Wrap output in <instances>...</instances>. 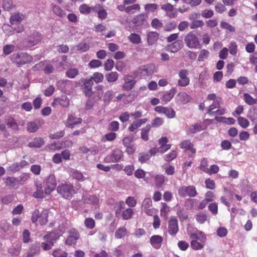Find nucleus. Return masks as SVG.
Wrapping results in <instances>:
<instances>
[{"label": "nucleus", "mask_w": 257, "mask_h": 257, "mask_svg": "<svg viewBox=\"0 0 257 257\" xmlns=\"http://www.w3.org/2000/svg\"><path fill=\"white\" fill-rule=\"evenodd\" d=\"M46 241L42 243V247L45 250L50 249L54 245V241L56 239V234L54 232H50L44 236Z\"/></svg>", "instance_id": "obj_9"}, {"label": "nucleus", "mask_w": 257, "mask_h": 257, "mask_svg": "<svg viewBox=\"0 0 257 257\" xmlns=\"http://www.w3.org/2000/svg\"><path fill=\"white\" fill-rule=\"evenodd\" d=\"M60 105L64 107H67L69 105V99L66 95H62L60 97L55 98L52 103L53 106Z\"/></svg>", "instance_id": "obj_18"}, {"label": "nucleus", "mask_w": 257, "mask_h": 257, "mask_svg": "<svg viewBox=\"0 0 257 257\" xmlns=\"http://www.w3.org/2000/svg\"><path fill=\"white\" fill-rule=\"evenodd\" d=\"M215 119L217 121H221L227 124H233L235 122V119L232 117H216Z\"/></svg>", "instance_id": "obj_49"}, {"label": "nucleus", "mask_w": 257, "mask_h": 257, "mask_svg": "<svg viewBox=\"0 0 257 257\" xmlns=\"http://www.w3.org/2000/svg\"><path fill=\"white\" fill-rule=\"evenodd\" d=\"M209 55V52L208 50L206 49L201 50L198 58V61H203L204 60L208 58Z\"/></svg>", "instance_id": "obj_51"}, {"label": "nucleus", "mask_w": 257, "mask_h": 257, "mask_svg": "<svg viewBox=\"0 0 257 257\" xmlns=\"http://www.w3.org/2000/svg\"><path fill=\"white\" fill-rule=\"evenodd\" d=\"M36 191L33 193V196L36 198H43L45 197V192H43L42 184L40 182L35 183Z\"/></svg>", "instance_id": "obj_24"}, {"label": "nucleus", "mask_w": 257, "mask_h": 257, "mask_svg": "<svg viewBox=\"0 0 257 257\" xmlns=\"http://www.w3.org/2000/svg\"><path fill=\"white\" fill-rule=\"evenodd\" d=\"M15 49L14 45L7 44L3 47V52L5 55H9L14 52Z\"/></svg>", "instance_id": "obj_45"}, {"label": "nucleus", "mask_w": 257, "mask_h": 257, "mask_svg": "<svg viewBox=\"0 0 257 257\" xmlns=\"http://www.w3.org/2000/svg\"><path fill=\"white\" fill-rule=\"evenodd\" d=\"M113 163L119 161L123 156L122 152L119 149L113 150L110 154Z\"/></svg>", "instance_id": "obj_34"}, {"label": "nucleus", "mask_w": 257, "mask_h": 257, "mask_svg": "<svg viewBox=\"0 0 257 257\" xmlns=\"http://www.w3.org/2000/svg\"><path fill=\"white\" fill-rule=\"evenodd\" d=\"M44 144V141L41 138H36L29 143L31 148H40Z\"/></svg>", "instance_id": "obj_33"}, {"label": "nucleus", "mask_w": 257, "mask_h": 257, "mask_svg": "<svg viewBox=\"0 0 257 257\" xmlns=\"http://www.w3.org/2000/svg\"><path fill=\"white\" fill-rule=\"evenodd\" d=\"M208 163L206 158H203L199 166L200 169L203 171L204 172H206L208 171Z\"/></svg>", "instance_id": "obj_61"}, {"label": "nucleus", "mask_w": 257, "mask_h": 257, "mask_svg": "<svg viewBox=\"0 0 257 257\" xmlns=\"http://www.w3.org/2000/svg\"><path fill=\"white\" fill-rule=\"evenodd\" d=\"M93 82L92 79H85L84 81L83 87V92L85 96L87 97H91L93 94L92 86Z\"/></svg>", "instance_id": "obj_16"}, {"label": "nucleus", "mask_w": 257, "mask_h": 257, "mask_svg": "<svg viewBox=\"0 0 257 257\" xmlns=\"http://www.w3.org/2000/svg\"><path fill=\"white\" fill-rule=\"evenodd\" d=\"M44 123V120L42 119L28 122L27 124V130L30 133H35L39 129V125L41 126Z\"/></svg>", "instance_id": "obj_14"}, {"label": "nucleus", "mask_w": 257, "mask_h": 257, "mask_svg": "<svg viewBox=\"0 0 257 257\" xmlns=\"http://www.w3.org/2000/svg\"><path fill=\"white\" fill-rule=\"evenodd\" d=\"M116 138V134L113 132H110L105 134L102 138V141H112Z\"/></svg>", "instance_id": "obj_52"}, {"label": "nucleus", "mask_w": 257, "mask_h": 257, "mask_svg": "<svg viewBox=\"0 0 257 257\" xmlns=\"http://www.w3.org/2000/svg\"><path fill=\"white\" fill-rule=\"evenodd\" d=\"M151 128L150 124H147L145 127L142 128L141 132V138L145 141L149 140L148 134Z\"/></svg>", "instance_id": "obj_38"}, {"label": "nucleus", "mask_w": 257, "mask_h": 257, "mask_svg": "<svg viewBox=\"0 0 257 257\" xmlns=\"http://www.w3.org/2000/svg\"><path fill=\"white\" fill-rule=\"evenodd\" d=\"M11 59L19 66L30 63L33 60L32 57L26 53H15L11 56Z\"/></svg>", "instance_id": "obj_4"}, {"label": "nucleus", "mask_w": 257, "mask_h": 257, "mask_svg": "<svg viewBox=\"0 0 257 257\" xmlns=\"http://www.w3.org/2000/svg\"><path fill=\"white\" fill-rule=\"evenodd\" d=\"M155 110L159 113L165 114L169 118H173L176 115V112L173 108L170 107L157 106L155 108Z\"/></svg>", "instance_id": "obj_11"}, {"label": "nucleus", "mask_w": 257, "mask_h": 257, "mask_svg": "<svg viewBox=\"0 0 257 257\" xmlns=\"http://www.w3.org/2000/svg\"><path fill=\"white\" fill-rule=\"evenodd\" d=\"M247 117L252 121H257V108L253 107L247 113Z\"/></svg>", "instance_id": "obj_39"}, {"label": "nucleus", "mask_w": 257, "mask_h": 257, "mask_svg": "<svg viewBox=\"0 0 257 257\" xmlns=\"http://www.w3.org/2000/svg\"><path fill=\"white\" fill-rule=\"evenodd\" d=\"M151 158V155L149 153H141L139 154V161L142 163H144L148 161Z\"/></svg>", "instance_id": "obj_54"}, {"label": "nucleus", "mask_w": 257, "mask_h": 257, "mask_svg": "<svg viewBox=\"0 0 257 257\" xmlns=\"http://www.w3.org/2000/svg\"><path fill=\"white\" fill-rule=\"evenodd\" d=\"M243 99L245 102L248 105H251L256 104V99L253 98L248 93H245L243 94Z\"/></svg>", "instance_id": "obj_42"}, {"label": "nucleus", "mask_w": 257, "mask_h": 257, "mask_svg": "<svg viewBox=\"0 0 257 257\" xmlns=\"http://www.w3.org/2000/svg\"><path fill=\"white\" fill-rule=\"evenodd\" d=\"M238 122L239 125L243 128L248 127L249 124V122L246 118L241 116L238 118Z\"/></svg>", "instance_id": "obj_59"}, {"label": "nucleus", "mask_w": 257, "mask_h": 257, "mask_svg": "<svg viewBox=\"0 0 257 257\" xmlns=\"http://www.w3.org/2000/svg\"><path fill=\"white\" fill-rule=\"evenodd\" d=\"M57 192L66 199L71 198L75 193L73 185L69 183H64L58 186Z\"/></svg>", "instance_id": "obj_5"}, {"label": "nucleus", "mask_w": 257, "mask_h": 257, "mask_svg": "<svg viewBox=\"0 0 257 257\" xmlns=\"http://www.w3.org/2000/svg\"><path fill=\"white\" fill-rule=\"evenodd\" d=\"M202 130V126L200 123H197L190 125L186 133L187 135L194 134Z\"/></svg>", "instance_id": "obj_29"}, {"label": "nucleus", "mask_w": 257, "mask_h": 257, "mask_svg": "<svg viewBox=\"0 0 257 257\" xmlns=\"http://www.w3.org/2000/svg\"><path fill=\"white\" fill-rule=\"evenodd\" d=\"M183 46L182 42L181 40H177L173 42L170 45V49L171 51L173 53L178 52L181 49Z\"/></svg>", "instance_id": "obj_35"}, {"label": "nucleus", "mask_w": 257, "mask_h": 257, "mask_svg": "<svg viewBox=\"0 0 257 257\" xmlns=\"http://www.w3.org/2000/svg\"><path fill=\"white\" fill-rule=\"evenodd\" d=\"M105 77L108 82H115L118 80V74L116 72H110L105 74Z\"/></svg>", "instance_id": "obj_32"}, {"label": "nucleus", "mask_w": 257, "mask_h": 257, "mask_svg": "<svg viewBox=\"0 0 257 257\" xmlns=\"http://www.w3.org/2000/svg\"><path fill=\"white\" fill-rule=\"evenodd\" d=\"M114 62L112 59H107L104 64V69L106 71H110L114 67Z\"/></svg>", "instance_id": "obj_58"}, {"label": "nucleus", "mask_w": 257, "mask_h": 257, "mask_svg": "<svg viewBox=\"0 0 257 257\" xmlns=\"http://www.w3.org/2000/svg\"><path fill=\"white\" fill-rule=\"evenodd\" d=\"M155 66L153 64H149L140 67L139 73L143 76L151 75L154 72Z\"/></svg>", "instance_id": "obj_17"}, {"label": "nucleus", "mask_w": 257, "mask_h": 257, "mask_svg": "<svg viewBox=\"0 0 257 257\" xmlns=\"http://www.w3.org/2000/svg\"><path fill=\"white\" fill-rule=\"evenodd\" d=\"M48 210L43 209L40 211L38 209H36L32 213L31 220L34 223L38 221L41 225H44L48 222Z\"/></svg>", "instance_id": "obj_2"}, {"label": "nucleus", "mask_w": 257, "mask_h": 257, "mask_svg": "<svg viewBox=\"0 0 257 257\" xmlns=\"http://www.w3.org/2000/svg\"><path fill=\"white\" fill-rule=\"evenodd\" d=\"M113 96V91L112 90H107L103 95V101L104 102H109Z\"/></svg>", "instance_id": "obj_48"}, {"label": "nucleus", "mask_w": 257, "mask_h": 257, "mask_svg": "<svg viewBox=\"0 0 257 257\" xmlns=\"http://www.w3.org/2000/svg\"><path fill=\"white\" fill-rule=\"evenodd\" d=\"M124 83L122 88L123 90L129 91L132 90L136 83V80L131 75H125L123 78Z\"/></svg>", "instance_id": "obj_13"}, {"label": "nucleus", "mask_w": 257, "mask_h": 257, "mask_svg": "<svg viewBox=\"0 0 257 257\" xmlns=\"http://www.w3.org/2000/svg\"><path fill=\"white\" fill-rule=\"evenodd\" d=\"M128 39L131 43L134 44H139L142 42L140 36L136 33L131 34L128 37Z\"/></svg>", "instance_id": "obj_40"}, {"label": "nucleus", "mask_w": 257, "mask_h": 257, "mask_svg": "<svg viewBox=\"0 0 257 257\" xmlns=\"http://www.w3.org/2000/svg\"><path fill=\"white\" fill-rule=\"evenodd\" d=\"M189 237L191 240L205 242L206 236L205 233L200 230H196L195 232L189 234Z\"/></svg>", "instance_id": "obj_21"}, {"label": "nucleus", "mask_w": 257, "mask_h": 257, "mask_svg": "<svg viewBox=\"0 0 257 257\" xmlns=\"http://www.w3.org/2000/svg\"><path fill=\"white\" fill-rule=\"evenodd\" d=\"M177 215L181 221L186 219L188 217V214L186 211L182 208H179L177 210Z\"/></svg>", "instance_id": "obj_53"}, {"label": "nucleus", "mask_w": 257, "mask_h": 257, "mask_svg": "<svg viewBox=\"0 0 257 257\" xmlns=\"http://www.w3.org/2000/svg\"><path fill=\"white\" fill-rule=\"evenodd\" d=\"M163 238L159 235H154L151 237L150 241L151 245L155 249H159L162 245Z\"/></svg>", "instance_id": "obj_20"}, {"label": "nucleus", "mask_w": 257, "mask_h": 257, "mask_svg": "<svg viewBox=\"0 0 257 257\" xmlns=\"http://www.w3.org/2000/svg\"><path fill=\"white\" fill-rule=\"evenodd\" d=\"M204 242L191 240V246L194 250H200L204 247Z\"/></svg>", "instance_id": "obj_47"}, {"label": "nucleus", "mask_w": 257, "mask_h": 257, "mask_svg": "<svg viewBox=\"0 0 257 257\" xmlns=\"http://www.w3.org/2000/svg\"><path fill=\"white\" fill-rule=\"evenodd\" d=\"M69 235L65 241L66 244L72 245L76 244L77 240L80 238L79 232L74 228L71 229L68 232Z\"/></svg>", "instance_id": "obj_10"}, {"label": "nucleus", "mask_w": 257, "mask_h": 257, "mask_svg": "<svg viewBox=\"0 0 257 257\" xmlns=\"http://www.w3.org/2000/svg\"><path fill=\"white\" fill-rule=\"evenodd\" d=\"M72 176L79 181H83L84 180V177L82 173L78 170L74 171L72 174Z\"/></svg>", "instance_id": "obj_55"}, {"label": "nucleus", "mask_w": 257, "mask_h": 257, "mask_svg": "<svg viewBox=\"0 0 257 257\" xmlns=\"http://www.w3.org/2000/svg\"><path fill=\"white\" fill-rule=\"evenodd\" d=\"M188 71L186 69H182L180 71L179 73L180 79H179L177 82L179 86L185 87L189 85L190 79L188 77Z\"/></svg>", "instance_id": "obj_12"}, {"label": "nucleus", "mask_w": 257, "mask_h": 257, "mask_svg": "<svg viewBox=\"0 0 257 257\" xmlns=\"http://www.w3.org/2000/svg\"><path fill=\"white\" fill-rule=\"evenodd\" d=\"M103 85H97L95 87V89L97 92L94 93L93 96V99L95 100H100L102 96Z\"/></svg>", "instance_id": "obj_36"}, {"label": "nucleus", "mask_w": 257, "mask_h": 257, "mask_svg": "<svg viewBox=\"0 0 257 257\" xmlns=\"http://www.w3.org/2000/svg\"><path fill=\"white\" fill-rule=\"evenodd\" d=\"M24 18L25 16L21 13H13L10 18V26H11L14 31L18 33H20L24 31L23 26L21 25V23Z\"/></svg>", "instance_id": "obj_1"}, {"label": "nucleus", "mask_w": 257, "mask_h": 257, "mask_svg": "<svg viewBox=\"0 0 257 257\" xmlns=\"http://www.w3.org/2000/svg\"><path fill=\"white\" fill-rule=\"evenodd\" d=\"M178 194L182 197H194L197 195V193L194 186L189 185L180 187L178 189Z\"/></svg>", "instance_id": "obj_7"}, {"label": "nucleus", "mask_w": 257, "mask_h": 257, "mask_svg": "<svg viewBox=\"0 0 257 257\" xmlns=\"http://www.w3.org/2000/svg\"><path fill=\"white\" fill-rule=\"evenodd\" d=\"M176 98L177 101L181 102L184 104L188 102L191 99L190 96L184 92L179 93Z\"/></svg>", "instance_id": "obj_30"}, {"label": "nucleus", "mask_w": 257, "mask_h": 257, "mask_svg": "<svg viewBox=\"0 0 257 257\" xmlns=\"http://www.w3.org/2000/svg\"><path fill=\"white\" fill-rule=\"evenodd\" d=\"M168 142V140L167 137H162L159 140V144L161 146V149L163 151V152H165L167 150H169L171 148V145L167 144Z\"/></svg>", "instance_id": "obj_31"}, {"label": "nucleus", "mask_w": 257, "mask_h": 257, "mask_svg": "<svg viewBox=\"0 0 257 257\" xmlns=\"http://www.w3.org/2000/svg\"><path fill=\"white\" fill-rule=\"evenodd\" d=\"M229 51L230 54L235 55L237 53V45L234 41H232L228 46Z\"/></svg>", "instance_id": "obj_60"}, {"label": "nucleus", "mask_w": 257, "mask_h": 257, "mask_svg": "<svg viewBox=\"0 0 257 257\" xmlns=\"http://www.w3.org/2000/svg\"><path fill=\"white\" fill-rule=\"evenodd\" d=\"M177 92L176 87L172 88L169 91H167L164 93L162 97V100L166 103L170 101L174 97Z\"/></svg>", "instance_id": "obj_27"}, {"label": "nucleus", "mask_w": 257, "mask_h": 257, "mask_svg": "<svg viewBox=\"0 0 257 257\" xmlns=\"http://www.w3.org/2000/svg\"><path fill=\"white\" fill-rule=\"evenodd\" d=\"M84 224L87 228L93 229L95 227V223L92 218H87L85 219Z\"/></svg>", "instance_id": "obj_56"}, {"label": "nucleus", "mask_w": 257, "mask_h": 257, "mask_svg": "<svg viewBox=\"0 0 257 257\" xmlns=\"http://www.w3.org/2000/svg\"><path fill=\"white\" fill-rule=\"evenodd\" d=\"M159 34L156 32H150L147 34V42L149 45H153L159 39Z\"/></svg>", "instance_id": "obj_28"}, {"label": "nucleus", "mask_w": 257, "mask_h": 257, "mask_svg": "<svg viewBox=\"0 0 257 257\" xmlns=\"http://www.w3.org/2000/svg\"><path fill=\"white\" fill-rule=\"evenodd\" d=\"M103 75L99 72H95L93 73L92 76L89 79H92V81L94 80L95 83H99L102 82L103 80Z\"/></svg>", "instance_id": "obj_44"}, {"label": "nucleus", "mask_w": 257, "mask_h": 257, "mask_svg": "<svg viewBox=\"0 0 257 257\" xmlns=\"http://www.w3.org/2000/svg\"><path fill=\"white\" fill-rule=\"evenodd\" d=\"M180 147L186 150L190 151L192 153L191 156L194 155L196 153V149L194 148L193 144L190 140H187L183 141L180 144Z\"/></svg>", "instance_id": "obj_25"}, {"label": "nucleus", "mask_w": 257, "mask_h": 257, "mask_svg": "<svg viewBox=\"0 0 257 257\" xmlns=\"http://www.w3.org/2000/svg\"><path fill=\"white\" fill-rule=\"evenodd\" d=\"M221 102V98H219L213 101L212 104L210 105L209 108L207 110V113L210 115L214 113L213 110L216 108H219Z\"/></svg>", "instance_id": "obj_37"}, {"label": "nucleus", "mask_w": 257, "mask_h": 257, "mask_svg": "<svg viewBox=\"0 0 257 257\" xmlns=\"http://www.w3.org/2000/svg\"><path fill=\"white\" fill-rule=\"evenodd\" d=\"M179 231L178 220L175 218H172L168 222V232L172 236H175Z\"/></svg>", "instance_id": "obj_15"}, {"label": "nucleus", "mask_w": 257, "mask_h": 257, "mask_svg": "<svg viewBox=\"0 0 257 257\" xmlns=\"http://www.w3.org/2000/svg\"><path fill=\"white\" fill-rule=\"evenodd\" d=\"M6 184L10 188H15L20 185V182L18 178L8 177L6 178Z\"/></svg>", "instance_id": "obj_26"}, {"label": "nucleus", "mask_w": 257, "mask_h": 257, "mask_svg": "<svg viewBox=\"0 0 257 257\" xmlns=\"http://www.w3.org/2000/svg\"><path fill=\"white\" fill-rule=\"evenodd\" d=\"M119 124L118 121H112L108 125V129L112 132H116L118 130Z\"/></svg>", "instance_id": "obj_62"}, {"label": "nucleus", "mask_w": 257, "mask_h": 257, "mask_svg": "<svg viewBox=\"0 0 257 257\" xmlns=\"http://www.w3.org/2000/svg\"><path fill=\"white\" fill-rule=\"evenodd\" d=\"M41 40L42 36L40 33L37 31L31 32L25 39V43H26V46L25 48H31L36 45L39 43Z\"/></svg>", "instance_id": "obj_6"}, {"label": "nucleus", "mask_w": 257, "mask_h": 257, "mask_svg": "<svg viewBox=\"0 0 257 257\" xmlns=\"http://www.w3.org/2000/svg\"><path fill=\"white\" fill-rule=\"evenodd\" d=\"M57 185L55 176L53 174L49 175L46 179V186L45 193L46 194H50L56 188Z\"/></svg>", "instance_id": "obj_8"}, {"label": "nucleus", "mask_w": 257, "mask_h": 257, "mask_svg": "<svg viewBox=\"0 0 257 257\" xmlns=\"http://www.w3.org/2000/svg\"><path fill=\"white\" fill-rule=\"evenodd\" d=\"M184 42L186 46L190 49H198L200 47L199 39L194 31L189 32L185 36Z\"/></svg>", "instance_id": "obj_3"}, {"label": "nucleus", "mask_w": 257, "mask_h": 257, "mask_svg": "<svg viewBox=\"0 0 257 257\" xmlns=\"http://www.w3.org/2000/svg\"><path fill=\"white\" fill-rule=\"evenodd\" d=\"M197 202L196 199L188 198L185 200L184 205L187 209H192Z\"/></svg>", "instance_id": "obj_57"}, {"label": "nucleus", "mask_w": 257, "mask_h": 257, "mask_svg": "<svg viewBox=\"0 0 257 257\" xmlns=\"http://www.w3.org/2000/svg\"><path fill=\"white\" fill-rule=\"evenodd\" d=\"M148 16L145 14H142L136 16L133 19V23L137 27L145 25L147 23Z\"/></svg>", "instance_id": "obj_19"}, {"label": "nucleus", "mask_w": 257, "mask_h": 257, "mask_svg": "<svg viewBox=\"0 0 257 257\" xmlns=\"http://www.w3.org/2000/svg\"><path fill=\"white\" fill-rule=\"evenodd\" d=\"M226 10L225 6L220 3H217L215 6V10L218 13L222 14Z\"/></svg>", "instance_id": "obj_63"}, {"label": "nucleus", "mask_w": 257, "mask_h": 257, "mask_svg": "<svg viewBox=\"0 0 257 257\" xmlns=\"http://www.w3.org/2000/svg\"><path fill=\"white\" fill-rule=\"evenodd\" d=\"M127 233V230L125 227H122L117 229L115 232V237L119 239L124 237Z\"/></svg>", "instance_id": "obj_43"}, {"label": "nucleus", "mask_w": 257, "mask_h": 257, "mask_svg": "<svg viewBox=\"0 0 257 257\" xmlns=\"http://www.w3.org/2000/svg\"><path fill=\"white\" fill-rule=\"evenodd\" d=\"M79 10L80 13L87 15L90 13L93 10V8L90 7L86 4H83L79 7Z\"/></svg>", "instance_id": "obj_46"}, {"label": "nucleus", "mask_w": 257, "mask_h": 257, "mask_svg": "<svg viewBox=\"0 0 257 257\" xmlns=\"http://www.w3.org/2000/svg\"><path fill=\"white\" fill-rule=\"evenodd\" d=\"M82 119L81 118L75 117L72 115H69L66 125L70 128H73L77 124L81 123Z\"/></svg>", "instance_id": "obj_23"}, {"label": "nucleus", "mask_w": 257, "mask_h": 257, "mask_svg": "<svg viewBox=\"0 0 257 257\" xmlns=\"http://www.w3.org/2000/svg\"><path fill=\"white\" fill-rule=\"evenodd\" d=\"M52 255L54 257H67L68 253L60 249H57L53 251Z\"/></svg>", "instance_id": "obj_64"}, {"label": "nucleus", "mask_w": 257, "mask_h": 257, "mask_svg": "<svg viewBox=\"0 0 257 257\" xmlns=\"http://www.w3.org/2000/svg\"><path fill=\"white\" fill-rule=\"evenodd\" d=\"M78 73L79 71L77 68H71L66 71V76L69 78H74Z\"/></svg>", "instance_id": "obj_50"}, {"label": "nucleus", "mask_w": 257, "mask_h": 257, "mask_svg": "<svg viewBox=\"0 0 257 257\" xmlns=\"http://www.w3.org/2000/svg\"><path fill=\"white\" fill-rule=\"evenodd\" d=\"M84 201L85 203L95 205L98 203L99 199L98 197L95 196L89 195L84 198Z\"/></svg>", "instance_id": "obj_41"}, {"label": "nucleus", "mask_w": 257, "mask_h": 257, "mask_svg": "<svg viewBox=\"0 0 257 257\" xmlns=\"http://www.w3.org/2000/svg\"><path fill=\"white\" fill-rule=\"evenodd\" d=\"M5 122L7 125L14 131H19V125L14 118L8 116L5 118Z\"/></svg>", "instance_id": "obj_22"}]
</instances>
